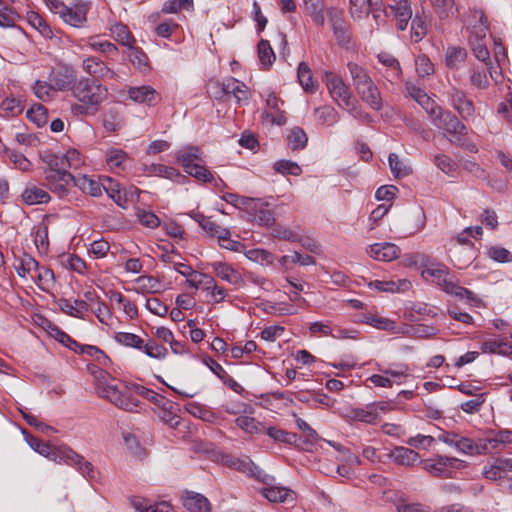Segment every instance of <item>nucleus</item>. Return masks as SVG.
Wrapping results in <instances>:
<instances>
[{
    "mask_svg": "<svg viewBox=\"0 0 512 512\" xmlns=\"http://www.w3.org/2000/svg\"><path fill=\"white\" fill-rule=\"evenodd\" d=\"M96 390L99 396L106 398L120 409L128 412L138 411L139 402L133 397L131 390L127 386L115 383V380L104 371H100Z\"/></svg>",
    "mask_w": 512,
    "mask_h": 512,
    "instance_id": "1",
    "label": "nucleus"
},
{
    "mask_svg": "<svg viewBox=\"0 0 512 512\" xmlns=\"http://www.w3.org/2000/svg\"><path fill=\"white\" fill-rule=\"evenodd\" d=\"M389 14L393 15L396 21V27L400 31L406 30L409 22L411 21L410 39L414 43L420 42L427 34V26L424 19L416 15L412 19L411 4L408 0L395 1L389 4Z\"/></svg>",
    "mask_w": 512,
    "mask_h": 512,
    "instance_id": "2",
    "label": "nucleus"
},
{
    "mask_svg": "<svg viewBox=\"0 0 512 512\" xmlns=\"http://www.w3.org/2000/svg\"><path fill=\"white\" fill-rule=\"evenodd\" d=\"M430 121L449 136L450 142H460L468 134L464 122L451 111L441 107L430 117Z\"/></svg>",
    "mask_w": 512,
    "mask_h": 512,
    "instance_id": "3",
    "label": "nucleus"
},
{
    "mask_svg": "<svg viewBox=\"0 0 512 512\" xmlns=\"http://www.w3.org/2000/svg\"><path fill=\"white\" fill-rule=\"evenodd\" d=\"M72 94L79 102L96 109L106 98L107 89L94 79L81 78L76 80Z\"/></svg>",
    "mask_w": 512,
    "mask_h": 512,
    "instance_id": "4",
    "label": "nucleus"
},
{
    "mask_svg": "<svg viewBox=\"0 0 512 512\" xmlns=\"http://www.w3.org/2000/svg\"><path fill=\"white\" fill-rule=\"evenodd\" d=\"M471 237L465 229L458 234L456 242L449 249L450 256L455 265L462 269L468 266L476 257L473 243L468 239Z\"/></svg>",
    "mask_w": 512,
    "mask_h": 512,
    "instance_id": "5",
    "label": "nucleus"
},
{
    "mask_svg": "<svg viewBox=\"0 0 512 512\" xmlns=\"http://www.w3.org/2000/svg\"><path fill=\"white\" fill-rule=\"evenodd\" d=\"M325 84L329 95L339 107H349L352 95L342 78L332 72H325Z\"/></svg>",
    "mask_w": 512,
    "mask_h": 512,
    "instance_id": "6",
    "label": "nucleus"
},
{
    "mask_svg": "<svg viewBox=\"0 0 512 512\" xmlns=\"http://www.w3.org/2000/svg\"><path fill=\"white\" fill-rule=\"evenodd\" d=\"M448 102L462 121H469L475 117V105L465 91L452 87L448 91Z\"/></svg>",
    "mask_w": 512,
    "mask_h": 512,
    "instance_id": "7",
    "label": "nucleus"
},
{
    "mask_svg": "<svg viewBox=\"0 0 512 512\" xmlns=\"http://www.w3.org/2000/svg\"><path fill=\"white\" fill-rule=\"evenodd\" d=\"M226 465L239 472L245 473L251 478L263 483L269 484L274 480V477L267 474L263 469L253 463L249 457L235 458L231 457L226 460Z\"/></svg>",
    "mask_w": 512,
    "mask_h": 512,
    "instance_id": "8",
    "label": "nucleus"
},
{
    "mask_svg": "<svg viewBox=\"0 0 512 512\" xmlns=\"http://www.w3.org/2000/svg\"><path fill=\"white\" fill-rule=\"evenodd\" d=\"M461 461L454 457L437 456L421 461L422 468L436 477H449Z\"/></svg>",
    "mask_w": 512,
    "mask_h": 512,
    "instance_id": "9",
    "label": "nucleus"
},
{
    "mask_svg": "<svg viewBox=\"0 0 512 512\" xmlns=\"http://www.w3.org/2000/svg\"><path fill=\"white\" fill-rule=\"evenodd\" d=\"M91 5L89 2L77 1L67 6L61 13L60 18L68 25L75 28H82L87 21V13Z\"/></svg>",
    "mask_w": 512,
    "mask_h": 512,
    "instance_id": "10",
    "label": "nucleus"
},
{
    "mask_svg": "<svg viewBox=\"0 0 512 512\" xmlns=\"http://www.w3.org/2000/svg\"><path fill=\"white\" fill-rule=\"evenodd\" d=\"M274 481L275 479L269 484H264L259 491L260 494L269 502L293 505L296 501V493L284 486L274 485Z\"/></svg>",
    "mask_w": 512,
    "mask_h": 512,
    "instance_id": "11",
    "label": "nucleus"
},
{
    "mask_svg": "<svg viewBox=\"0 0 512 512\" xmlns=\"http://www.w3.org/2000/svg\"><path fill=\"white\" fill-rule=\"evenodd\" d=\"M326 16L332 27L334 36L340 45H347L350 42V35L347 31V25L343 17V11L330 7L326 10Z\"/></svg>",
    "mask_w": 512,
    "mask_h": 512,
    "instance_id": "12",
    "label": "nucleus"
},
{
    "mask_svg": "<svg viewBox=\"0 0 512 512\" xmlns=\"http://www.w3.org/2000/svg\"><path fill=\"white\" fill-rule=\"evenodd\" d=\"M46 185L50 191L62 197L67 194L72 183L74 184L75 176L69 172H45Z\"/></svg>",
    "mask_w": 512,
    "mask_h": 512,
    "instance_id": "13",
    "label": "nucleus"
},
{
    "mask_svg": "<svg viewBox=\"0 0 512 512\" xmlns=\"http://www.w3.org/2000/svg\"><path fill=\"white\" fill-rule=\"evenodd\" d=\"M77 80L76 71L70 66H64L50 74V81L57 91H68L73 89Z\"/></svg>",
    "mask_w": 512,
    "mask_h": 512,
    "instance_id": "14",
    "label": "nucleus"
},
{
    "mask_svg": "<svg viewBox=\"0 0 512 512\" xmlns=\"http://www.w3.org/2000/svg\"><path fill=\"white\" fill-rule=\"evenodd\" d=\"M366 253L378 261L389 262L400 256V248L390 242L375 243L366 248Z\"/></svg>",
    "mask_w": 512,
    "mask_h": 512,
    "instance_id": "15",
    "label": "nucleus"
},
{
    "mask_svg": "<svg viewBox=\"0 0 512 512\" xmlns=\"http://www.w3.org/2000/svg\"><path fill=\"white\" fill-rule=\"evenodd\" d=\"M83 70L91 76L102 79H113L115 72L97 57H87L82 61Z\"/></svg>",
    "mask_w": 512,
    "mask_h": 512,
    "instance_id": "16",
    "label": "nucleus"
},
{
    "mask_svg": "<svg viewBox=\"0 0 512 512\" xmlns=\"http://www.w3.org/2000/svg\"><path fill=\"white\" fill-rule=\"evenodd\" d=\"M222 92L227 96H233L237 103H247L249 99V89L241 81L236 78L230 77L223 81Z\"/></svg>",
    "mask_w": 512,
    "mask_h": 512,
    "instance_id": "17",
    "label": "nucleus"
},
{
    "mask_svg": "<svg viewBox=\"0 0 512 512\" xmlns=\"http://www.w3.org/2000/svg\"><path fill=\"white\" fill-rule=\"evenodd\" d=\"M101 191L104 190L107 195L121 208H127L128 193H123L120 184L108 176H101Z\"/></svg>",
    "mask_w": 512,
    "mask_h": 512,
    "instance_id": "18",
    "label": "nucleus"
},
{
    "mask_svg": "<svg viewBox=\"0 0 512 512\" xmlns=\"http://www.w3.org/2000/svg\"><path fill=\"white\" fill-rule=\"evenodd\" d=\"M129 160L128 154L120 148H109L105 153V161L108 169L114 173L123 172Z\"/></svg>",
    "mask_w": 512,
    "mask_h": 512,
    "instance_id": "19",
    "label": "nucleus"
},
{
    "mask_svg": "<svg viewBox=\"0 0 512 512\" xmlns=\"http://www.w3.org/2000/svg\"><path fill=\"white\" fill-rule=\"evenodd\" d=\"M144 171L149 175L167 178L179 184H184L188 181V178L181 174L179 170L163 164H150L145 167Z\"/></svg>",
    "mask_w": 512,
    "mask_h": 512,
    "instance_id": "20",
    "label": "nucleus"
},
{
    "mask_svg": "<svg viewBox=\"0 0 512 512\" xmlns=\"http://www.w3.org/2000/svg\"><path fill=\"white\" fill-rule=\"evenodd\" d=\"M183 506L190 512H210L209 500L200 493L186 491L182 496Z\"/></svg>",
    "mask_w": 512,
    "mask_h": 512,
    "instance_id": "21",
    "label": "nucleus"
},
{
    "mask_svg": "<svg viewBox=\"0 0 512 512\" xmlns=\"http://www.w3.org/2000/svg\"><path fill=\"white\" fill-rule=\"evenodd\" d=\"M158 96L157 91L148 85L130 87L128 89L129 99L139 104L152 106L156 103Z\"/></svg>",
    "mask_w": 512,
    "mask_h": 512,
    "instance_id": "22",
    "label": "nucleus"
},
{
    "mask_svg": "<svg viewBox=\"0 0 512 512\" xmlns=\"http://www.w3.org/2000/svg\"><path fill=\"white\" fill-rule=\"evenodd\" d=\"M213 272L223 281L233 285L242 283L241 274L231 265L222 261H215L210 264Z\"/></svg>",
    "mask_w": 512,
    "mask_h": 512,
    "instance_id": "23",
    "label": "nucleus"
},
{
    "mask_svg": "<svg viewBox=\"0 0 512 512\" xmlns=\"http://www.w3.org/2000/svg\"><path fill=\"white\" fill-rule=\"evenodd\" d=\"M342 417L347 421H359L365 424H375L377 422L374 410H372L370 404L364 407L347 408L342 413Z\"/></svg>",
    "mask_w": 512,
    "mask_h": 512,
    "instance_id": "24",
    "label": "nucleus"
},
{
    "mask_svg": "<svg viewBox=\"0 0 512 512\" xmlns=\"http://www.w3.org/2000/svg\"><path fill=\"white\" fill-rule=\"evenodd\" d=\"M283 101L278 99L274 93H270L266 99V106L269 111L265 112V118L272 124L284 125L286 123V117L284 112L281 110Z\"/></svg>",
    "mask_w": 512,
    "mask_h": 512,
    "instance_id": "25",
    "label": "nucleus"
},
{
    "mask_svg": "<svg viewBox=\"0 0 512 512\" xmlns=\"http://www.w3.org/2000/svg\"><path fill=\"white\" fill-rule=\"evenodd\" d=\"M177 163L180 164L184 170L199 162H203L202 152L199 147L187 146L175 153Z\"/></svg>",
    "mask_w": 512,
    "mask_h": 512,
    "instance_id": "26",
    "label": "nucleus"
},
{
    "mask_svg": "<svg viewBox=\"0 0 512 512\" xmlns=\"http://www.w3.org/2000/svg\"><path fill=\"white\" fill-rule=\"evenodd\" d=\"M455 449L460 453L470 456L487 454V449L484 442H482V438L473 440L460 435Z\"/></svg>",
    "mask_w": 512,
    "mask_h": 512,
    "instance_id": "27",
    "label": "nucleus"
},
{
    "mask_svg": "<svg viewBox=\"0 0 512 512\" xmlns=\"http://www.w3.org/2000/svg\"><path fill=\"white\" fill-rule=\"evenodd\" d=\"M357 93L361 97L362 101L369 105L370 108L376 111H379L382 108V98L379 89L374 84L373 80L363 87H358Z\"/></svg>",
    "mask_w": 512,
    "mask_h": 512,
    "instance_id": "28",
    "label": "nucleus"
},
{
    "mask_svg": "<svg viewBox=\"0 0 512 512\" xmlns=\"http://www.w3.org/2000/svg\"><path fill=\"white\" fill-rule=\"evenodd\" d=\"M101 176L98 179L87 175L75 176L74 186L78 187L82 192L87 193L93 197L101 195Z\"/></svg>",
    "mask_w": 512,
    "mask_h": 512,
    "instance_id": "29",
    "label": "nucleus"
},
{
    "mask_svg": "<svg viewBox=\"0 0 512 512\" xmlns=\"http://www.w3.org/2000/svg\"><path fill=\"white\" fill-rule=\"evenodd\" d=\"M196 220L202 227V229L211 236L217 237L221 241L228 240L230 237V231L226 228L219 226L210 217H206L202 214L196 216Z\"/></svg>",
    "mask_w": 512,
    "mask_h": 512,
    "instance_id": "30",
    "label": "nucleus"
},
{
    "mask_svg": "<svg viewBox=\"0 0 512 512\" xmlns=\"http://www.w3.org/2000/svg\"><path fill=\"white\" fill-rule=\"evenodd\" d=\"M410 286L411 282L406 279H400L398 281L374 280L368 283L370 289L390 293L408 290Z\"/></svg>",
    "mask_w": 512,
    "mask_h": 512,
    "instance_id": "31",
    "label": "nucleus"
},
{
    "mask_svg": "<svg viewBox=\"0 0 512 512\" xmlns=\"http://www.w3.org/2000/svg\"><path fill=\"white\" fill-rule=\"evenodd\" d=\"M487 454L491 449H498L502 445L512 444V430L501 429L497 432H491L487 437L482 438Z\"/></svg>",
    "mask_w": 512,
    "mask_h": 512,
    "instance_id": "32",
    "label": "nucleus"
},
{
    "mask_svg": "<svg viewBox=\"0 0 512 512\" xmlns=\"http://www.w3.org/2000/svg\"><path fill=\"white\" fill-rule=\"evenodd\" d=\"M450 295L460 299V300H466V303L470 305L471 307L475 308H484L486 307V304L484 300L474 293L473 291L464 288L458 284L455 286H450Z\"/></svg>",
    "mask_w": 512,
    "mask_h": 512,
    "instance_id": "33",
    "label": "nucleus"
},
{
    "mask_svg": "<svg viewBox=\"0 0 512 512\" xmlns=\"http://www.w3.org/2000/svg\"><path fill=\"white\" fill-rule=\"evenodd\" d=\"M58 306L69 316L83 319V314L89 310V305L86 301L75 299L73 301L68 299H59Z\"/></svg>",
    "mask_w": 512,
    "mask_h": 512,
    "instance_id": "34",
    "label": "nucleus"
},
{
    "mask_svg": "<svg viewBox=\"0 0 512 512\" xmlns=\"http://www.w3.org/2000/svg\"><path fill=\"white\" fill-rule=\"evenodd\" d=\"M390 457L395 463L402 466H413L415 463L420 461V457L417 452L403 446L395 447L391 451Z\"/></svg>",
    "mask_w": 512,
    "mask_h": 512,
    "instance_id": "35",
    "label": "nucleus"
},
{
    "mask_svg": "<svg viewBox=\"0 0 512 512\" xmlns=\"http://www.w3.org/2000/svg\"><path fill=\"white\" fill-rule=\"evenodd\" d=\"M132 505L139 512H173L172 506L166 501L153 503L150 500L135 497L132 499Z\"/></svg>",
    "mask_w": 512,
    "mask_h": 512,
    "instance_id": "36",
    "label": "nucleus"
},
{
    "mask_svg": "<svg viewBox=\"0 0 512 512\" xmlns=\"http://www.w3.org/2000/svg\"><path fill=\"white\" fill-rule=\"evenodd\" d=\"M423 274L432 277L437 286L449 295L450 286L457 284L449 277V271L446 268H427L424 270Z\"/></svg>",
    "mask_w": 512,
    "mask_h": 512,
    "instance_id": "37",
    "label": "nucleus"
},
{
    "mask_svg": "<svg viewBox=\"0 0 512 512\" xmlns=\"http://www.w3.org/2000/svg\"><path fill=\"white\" fill-rule=\"evenodd\" d=\"M257 206L252 205L250 210L254 211L253 216L255 222L264 227H271L275 223L274 213L269 210L268 204L261 202L259 199L256 200Z\"/></svg>",
    "mask_w": 512,
    "mask_h": 512,
    "instance_id": "38",
    "label": "nucleus"
},
{
    "mask_svg": "<svg viewBox=\"0 0 512 512\" xmlns=\"http://www.w3.org/2000/svg\"><path fill=\"white\" fill-rule=\"evenodd\" d=\"M467 59L466 49L459 46H450L445 52V65L451 70L459 69Z\"/></svg>",
    "mask_w": 512,
    "mask_h": 512,
    "instance_id": "39",
    "label": "nucleus"
},
{
    "mask_svg": "<svg viewBox=\"0 0 512 512\" xmlns=\"http://www.w3.org/2000/svg\"><path fill=\"white\" fill-rule=\"evenodd\" d=\"M69 465L87 479L93 480L97 477V471L93 464L76 451L73 452Z\"/></svg>",
    "mask_w": 512,
    "mask_h": 512,
    "instance_id": "40",
    "label": "nucleus"
},
{
    "mask_svg": "<svg viewBox=\"0 0 512 512\" xmlns=\"http://www.w3.org/2000/svg\"><path fill=\"white\" fill-rule=\"evenodd\" d=\"M481 351L483 353L508 356V354L512 352V345L502 339L489 338L482 342Z\"/></svg>",
    "mask_w": 512,
    "mask_h": 512,
    "instance_id": "41",
    "label": "nucleus"
},
{
    "mask_svg": "<svg viewBox=\"0 0 512 512\" xmlns=\"http://www.w3.org/2000/svg\"><path fill=\"white\" fill-rule=\"evenodd\" d=\"M44 328L49 335L71 350L77 351L79 344L52 322L45 320Z\"/></svg>",
    "mask_w": 512,
    "mask_h": 512,
    "instance_id": "42",
    "label": "nucleus"
},
{
    "mask_svg": "<svg viewBox=\"0 0 512 512\" xmlns=\"http://www.w3.org/2000/svg\"><path fill=\"white\" fill-rule=\"evenodd\" d=\"M199 278L205 279L203 290L211 294L213 303L217 304L225 299L227 296V291L223 287L218 286L212 276L206 273H200Z\"/></svg>",
    "mask_w": 512,
    "mask_h": 512,
    "instance_id": "43",
    "label": "nucleus"
},
{
    "mask_svg": "<svg viewBox=\"0 0 512 512\" xmlns=\"http://www.w3.org/2000/svg\"><path fill=\"white\" fill-rule=\"evenodd\" d=\"M22 199L28 205H35L48 203L50 196L44 189L32 185L24 190Z\"/></svg>",
    "mask_w": 512,
    "mask_h": 512,
    "instance_id": "44",
    "label": "nucleus"
},
{
    "mask_svg": "<svg viewBox=\"0 0 512 512\" xmlns=\"http://www.w3.org/2000/svg\"><path fill=\"white\" fill-rule=\"evenodd\" d=\"M238 428L248 434H262L265 431V425L254 417L242 415L235 419Z\"/></svg>",
    "mask_w": 512,
    "mask_h": 512,
    "instance_id": "45",
    "label": "nucleus"
},
{
    "mask_svg": "<svg viewBox=\"0 0 512 512\" xmlns=\"http://www.w3.org/2000/svg\"><path fill=\"white\" fill-rule=\"evenodd\" d=\"M24 109V101L22 95L18 92H11V97H7L2 101V110L5 116H17L22 113Z\"/></svg>",
    "mask_w": 512,
    "mask_h": 512,
    "instance_id": "46",
    "label": "nucleus"
},
{
    "mask_svg": "<svg viewBox=\"0 0 512 512\" xmlns=\"http://www.w3.org/2000/svg\"><path fill=\"white\" fill-rule=\"evenodd\" d=\"M304 9L316 25H324L325 14L323 0H304Z\"/></svg>",
    "mask_w": 512,
    "mask_h": 512,
    "instance_id": "47",
    "label": "nucleus"
},
{
    "mask_svg": "<svg viewBox=\"0 0 512 512\" xmlns=\"http://www.w3.org/2000/svg\"><path fill=\"white\" fill-rule=\"evenodd\" d=\"M378 60L384 66L387 67V73L385 77L390 81H394L400 78L401 69L398 60L388 53H380Z\"/></svg>",
    "mask_w": 512,
    "mask_h": 512,
    "instance_id": "48",
    "label": "nucleus"
},
{
    "mask_svg": "<svg viewBox=\"0 0 512 512\" xmlns=\"http://www.w3.org/2000/svg\"><path fill=\"white\" fill-rule=\"evenodd\" d=\"M136 290L143 294H155L161 291L162 285L160 281L153 276H140L136 280Z\"/></svg>",
    "mask_w": 512,
    "mask_h": 512,
    "instance_id": "49",
    "label": "nucleus"
},
{
    "mask_svg": "<svg viewBox=\"0 0 512 512\" xmlns=\"http://www.w3.org/2000/svg\"><path fill=\"white\" fill-rule=\"evenodd\" d=\"M112 37L123 46L132 48L135 43V39L128 27L122 23H116L110 28Z\"/></svg>",
    "mask_w": 512,
    "mask_h": 512,
    "instance_id": "50",
    "label": "nucleus"
},
{
    "mask_svg": "<svg viewBox=\"0 0 512 512\" xmlns=\"http://www.w3.org/2000/svg\"><path fill=\"white\" fill-rule=\"evenodd\" d=\"M314 115L316 120L322 125L332 126L339 120L337 111L330 105L316 108Z\"/></svg>",
    "mask_w": 512,
    "mask_h": 512,
    "instance_id": "51",
    "label": "nucleus"
},
{
    "mask_svg": "<svg viewBox=\"0 0 512 512\" xmlns=\"http://www.w3.org/2000/svg\"><path fill=\"white\" fill-rule=\"evenodd\" d=\"M74 450L67 445L60 446H50L49 453H47L46 458L56 463H66L70 464V460L72 457Z\"/></svg>",
    "mask_w": 512,
    "mask_h": 512,
    "instance_id": "52",
    "label": "nucleus"
},
{
    "mask_svg": "<svg viewBox=\"0 0 512 512\" xmlns=\"http://www.w3.org/2000/svg\"><path fill=\"white\" fill-rule=\"evenodd\" d=\"M297 77L304 91L313 93L316 90V84L313 81L312 72L305 62H301L298 66Z\"/></svg>",
    "mask_w": 512,
    "mask_h": 512,
    "instance_id": "53",
    "label": "nucleus"
},
{
    "mask_svg": "<svg viewBox=\"0 0 512 512\" xmlns=\"http://www.w3.org/2000/svg\"><path fill=\"white\" fill-rule=\"evenodd\" d=\"M348 70L350 72L356 91L358 90V87H363L372 81L367 71L356 63H349Z\"/></svg>",
    "mask_w": 512,
    "mask_h": 512,
    "instance_id": "54",
    "label": "nucleus"
},
{
    "mask_svg": "<svg viewBox=\"0 0 512 512\" xmlns=\"http://www.w3.org/2000/svg\"><path fill=\"white\" fill-rule=\"evenodd\" d=\"M375 0H350L349 13L353 19L361 20L368 16Z\"/></svg>",
    "mask_w": 512,
    "mask_h": 512,
    "instance_id": "55",
    "label": "nucleus"
},
{
    "mask_svg": "<svg viewBox=\"0 0 512 512\" xmlns=\"http://www.w3.org/2000/svg\"><path fill=\"white\" fill-rule=\"evenodd\" d=\"M359 322L368 324L380 330H393L395 328V322L374 314H364Z\"/></svg>",
    "mask_w": 512,
    "mask_h": 512,
    "instance_id": "56",
    "label": "nucleus"
},
{
    "mask_svg": "<svg viewBox=\"0 0 512 512\" xmlns=\"http://www.w3.org/2000/svg\"><path fill=\"white\" fill-rule=\"evenodd\" d=\"M113 338L122 346L135 348L137 350L143 349V339L136 334L129 332H116Z\"/></svg>",
    "mask_w": 512,
    "mask_h": 512,
    "instance_id": "57",
    "label": "nucleus"
},
{
    "mask_svg": "<svg viewBox=\"0 0 512 512\" xmlns=\"http://www.w3.org/2000/svg\"><path fill=\"white\" fill-rule=\"evenodd\" d=\"M103 126L108 132H117L124 126L121 114L113 109L108 110L103 117Z\"/></svg>",
    "mask_w": 512,
    "mask_h": 512,
    "instance_id": "58",
    "label": "nucleus"
},
{
    "mask_svg": "<svg viewBox=\"0 0 512 512\" xmlns=\"http://www.w3.org/2000/svg\"><path fill=\"white\" fill-rule=\"evenodd\" d=\"M188 175L195 178L199 182L209 183L214 179L213 174L205 166L204 161L192 165L188 169L184 170Z\"/></svg>",
    "mask_w": 512,
    "mask_h": 512,
    "instance_id": "59",
    "label": "nucleus"
},
{
    "mask_svg": "<svg viewBox=\"0 0 512 512\" xmlns=\"http://www.w3.org/2000/svg\"><path fill=\"white\" fill-rule=\"evenodd\" d=\"M245 256L250 261L256 262L262 266H269L274 262V255L265 249H250L245 252Z\"/></svg>",
    "mask_w": 512,
    "mask_h": 512,
    "instance_id": "60",
    "label": "nucleus"
},
{
    "mask_svg": "<svg viewBox=\"0 0 512 512\" xmlns=\"http://www.w3.org/2000/svg\"><path fill=\"white\" fill-rule=\"evenodd\" d=\"M32 91L34 95L42 101H48L53 98L56 90L54 89L51 81H41L37 80L32 86Z\"/></svg>",
    "mask_w": 512,
    "mask_h": 512,
    "instance_id": "61",
    "label": "nucleus"
},
{
    "mask_svg": "<svg viewBox=\"0 0 512 512\" xmlns=\"http://www.w3.org/2000/svg\"><path fill=\"white\" fill-rule=\"evenodd\" d=\"M288 145L292 150H300L305 148L308 138L305 131L300 127H294L290 130L288 136Z\"/></svg>",
    "mask_w": 512,
    "mask_h": 512,
    "instance_id": "62",
    "label": "nucleus"
},
{
    "mask_svg": "<svg viewBox=\"0 0 512 512\" xmlns=\"http://www.w3.org/2000/svg\"><path fill=\"white\" fill-rule=\"evenodd\" d=\"M469 80L472 87L477 89H487L490 85L489 78L485 70L479 67H472L469 74Z\"/></svg>",
    "mask_w": 512,
    "mask_h": 512,
    "instance_id": "63",
    "label": "nucleus"
},
{
    "mask_svg": "<svg viewBox=\"0 0 512 512\" xmlns=\"http://www.w3.org/2000/svg\"><path fill=\"white\" fill-rule=\"evenodd\" d=\"M143 351L148 357L162 360L165 359L168 355V350L163 346L158 344L155 340H148L146 343L143 342Z\"/></svg>",
    "mask_w": 512,
    "mask_h": 512,
    "instance_id": "64",
    "label": "nucleus"
}]
</instances>
